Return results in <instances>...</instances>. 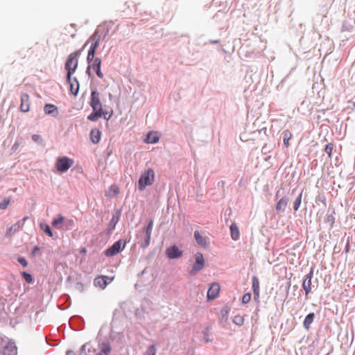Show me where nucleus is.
<instances>
[{
  "label": "nucleus",
  "instance_id": "1",
  "mask_svg": "<svg viewBox=\"0 0 355 355\" xmlns=\"http://www.w3.org/2000/svg\"><path fill=\"white\" fill-rule=\"evenodd\" d=\"M90 106L93 110V112L87 116V119L91 121H96L101 116H104L105 119H109L112 116V111L107 118V112L103 110L102 103L100 99V93L96 90H93L91 92V99L89 102Z\"/></svg>",
  "mask_w": 355,
  "mask_h": 355
},
{
  "label": "nucleus",
  "instance_id": "2",
  "mask_svg": "<svg viewBox=\"0 0 355 355\" xmlns=\"http://www.w3.org/2000/svg\"><path fill=\"white\" fill-rule=\"evenodd\" d=\"M80 51H77L70 53L66 60L64 69L67 71L68 78L70 79V75H73L78 65V56Z\"/></svg>",
  "mask_w": 355,
  "mask_h": 355
},
{
  "label": "nucleus",
  "instance_id": "3",
  "mask_svg": "<svg viewBox=\"0 0 355 355\" xmlns=\"http://www.w3.org/2000/svg\"><path fill=\"white\" fill-rule=\"evenodd\" d=\"M155 181V172L152 168L143 172L138 180V189L144 191L147 186H150Z\"/></svg>",
  "mask_w": 355,
  "mask_h": 355
},
{
  "label": "nucleus",
  "instance_id": "4",
  "mask_svg": "<svg viewBox=\"0 0 355 355\" xmlns=\"http://www.w3.org/2000/svg\"><path fill=\"white\" fill-rule=\"evenodd\" d=\"M127 241L124 239H119L114 242L110 248L104 251V254L107 257H113L122 252L125 248Z\"/></svg>",
  "mask_w": 355,
  "mask_h": 355
},
{
  "label": "nucleus",
  "instance_id": "5",
  "mask_svg": "<svg viewBox=\"0 0 355 355\" xmlns=\"http://www.w3.org/2000/svg\"><path fill=\"white\" fill-rule=\"evenodd\" d=\"M195 262L189 272L191 275H195L202 270L205 265V260L201 252H196L194 255Z\"/></svg>",
  "mask_w": 355,
  "mask_h": 355
},
{
  "label": "nucleus",
  "instance_id": "6",
  "mask_svg": "<svg viewBox=\"0 0 355 355\" xmlns=\"http://www.w3.org/2000/svg\"><path fill=\"white\" fill-rule=\"evenodd\" d=\"M74 161L72 159H69L67 157H60L55 163V167L57 170L60 173H64L72 166Z\"/></svg>",
  "mask_w": 355,
  "mask_h": 355
},
{
  "label": "nucleus",
  "instance_id": "7",
  "mask_svg": "<svg viewBox=\"0 0 355 355\" xmlns=\"http://www.w3.org/2000/svg\"><path fill=\"white\" fill-rule=\"evenodd\" d=\"M121 215V209H114L112 213V216L107 225V227L106 230V234L110 236L112 232L114 230L116 224L119 221L120 217Z\"/></svg>",
  "mask_w": 355,
  "mask_h": 355
},
{
  "label": "nucleus",
  "instance_id": "8",
  "mask_svg": "<svg viewBox=\"0 0 355 355\" xmlns=\"http://www.w3.org/2000/svg\"><path fill=\"white\" fill-rule=\"evenodd\" d=\"M153 220L150 219L148 221V225L146 227H145L144 230V241L140 244L141 248H146L149 245L150 239H151V233H152V230H153Z\"/></svg>",
  "mask_w": 355,
  "mask_h": 355
},
{
  "label": "nucleus",
  "instance_id": "9",
  "mask_svg": "<svg viewBox=\"0 0 355 355\" xmlns=\"http://www.w3.org/2000/svg\"><path fill=\"white\" fill-rule=\"evenodd\" d=\"M101 60L99 58H96L92 64L89 65L87 68L86 73L89 75L90 74V68H92L96 73V75L98 78H103L104 77L103 73L101 70Z\"/></svg>",
  "mask_w": 355,
  "mask_h": 355
},
{
  "label": "nucleus",
  "instance_id": "10",
  "mask_svg": "<svg viewBox=\"0 0 355 355\" xmlns=\"http://www.w3.org/2000/svg\"><path fill=\"white\" fill-rule=\"evenodd\" d=\"M313 271L314 267H312L310 272L304 276L302 288L305 291L306 295L311 291V280L313 276Z\"/></svg>",
  "mask_w": 355,
  "mask_h": 355
},
{
  "label": "nucleus",
  "instance_id": "11",
  "mask_svg": "<svg viewBox=\"0 0 355 355\" xmlns=\"http://www.w3.org/2000/svg\"><path fill=\"white\" fill-rule=\"evenodd\" d=\"M67 82L69 85L70 92L74 95L77 96L79 92L80 83L76 77H73V75H70V79L68 78L67 75Z\"/></svg>",
  "mask_w": 355,
  "mask_h": 355
},
{
  "label": "nucleus",
  "instance_id": "12",
  "mask_svg": "<svg viewBox=\"0 0 355 355\" xmlns=\"http://www.w3.org/2000/svg\"><path fill=\"white\" fill-rule=\"evenodd\" d=\"M183 252L176 245L167 248L166 254L171 259H178L182 256Z\"/></svg>",
  "mask_w": 355,
  "mask_h": 355
},
{
  "label": "nucleus",
  "instance_id": "13",
  "mask_svg": "<svg viewBox=\"0 0 355 355\" xmlns=\"http://www.w3.org/2000/svg\"><path fill=\"white\" fill-rule=\"evenodd\" d=\"M220 285L218 283H213L208 289L207 297L209 300H214L220 292Z\"/></svg>",
  "mask_w": 355,
  "mask_h": 355
},
{
  "label": "nucleus",
  "instance_id": "14",
  "mask_svg": "<svg viewBox=\"0 0 355 355\" xmlns=\"http://www.w3.org/2000/svg\"><path fill=\"white\" fill-rule=\"evenodd\" d=\"M19 109L22 112H28L30 110V97L27 94H22L21 95Z\"/></svg>",
  "mask_w": 355,
  "mask_h": 355
},
{
  "label": "nucleus",
  "instance_id": "15",
  "mask_svg": "<svg viewBox=\"0 0 355 355\" xmlns=\"http://www.w3.org/2000/svg\"><path fill=\"white\" fill-rule=\"evenodd\" d=\"M160 138V133L157 131H150L149 132L146 138L144 139V142L147 144H155L157 143Z\"/></svg>",
  "mask_w": 355,
  "mask_h": 355
},
{
  "label": "nucleus",
  "instance_id": "16",
  "mask_svg": "<svg viewBox=\"0 0 355 355\" xmlns=\"http://www.w3.org/2000/svg\"><path fill=\"white\" fill-rule=\"evenodd\" d=\"M289 202L288 196L282 197L276 204L275 209L277 212L284 211Z\"/></svg>",
  "mask_w": 355,
  "mask_h": 355
},
{
  "label": "nucleus",
  "instance_id": "17",
  "mask_svg": "<svg viewBox=\"0 0 355 355\" xmlns=\"http://www.w3.org/2000/svg\"><path fill=\"white\" fill-rule=\"evenodd\" d=\"M3 355H17V348L14 343H8L3 351Z\"/></svg>",
  "mask_w": 355,
  "mask_h": 355
},
{
  "label": "nucleus",
  "instance_id": "18",
  "mask_svg": "<svg viewBox=\"0 0 355 355\" xmlns=\"http://www.w3.org/2000/svg\"><path fill=\"white\" fill-rule=\"evenodd\" d=\"M107 280L111 282L112 279H110L107 276H99L94 279V284L95 286H98L101 288H105L108 284Z\"/></svg>",
  "mask_w": 355,
  "mask_h": 355
},
{
  "label": "nucleus",
  "instance_id": "19",
  "mask_svg": "<svg viewBox=\"0 0 355 355\" xmlns=\"http://www.w3.org/2000/svg\"><path fill=\"white\" fill-rule=\"evenodd\" d=\"M100 352L98 355H110L112 347L109 342L103 341L99 345Z\"/></svg>",
  "mask_w": 355,
  "mask_h": 355
},
{
  "label": "nucleus",
  "instance_id": "20",
  "mask_svg": "<svg viewBox=\"0 0 355 355\" xmlns=\"http://www.w3.org/2000/svg\"><path fill=\"white\" fill-rule=\"evenodd\" d=\"M194 238L197 243L204 248L207 246V239L205 237L202 236L198 231H195L193 234Z\"/></svg>",
  "mask_w": 355,
  "mask_h": 355
},
{
  "label": "nucleus",
  "instance_id": "21",
  "mask_svg": "<svg viewBox=\"0 0 355 355\" xmlns=\"http://www.w3.org/2000/svg\"><path fill=\"white\" fill-rule=\"evenodd\" d=\"M230 234H231V238L234 240V241H237L239 239V237H240V232H239V227L238 226L236 225V223H233L230 227Z\"/></svg>",
  "mask_w": 355,
  "mask_h": 355
},
{
  "label": "nucleus",
  "instance_id": "22",
  "mask_svg": "<svg viewBox=\"0 0 355 355\" xmlns=\"http://www.w3.org/2000/svg\"><path fill=\"white\" fill-rule=\"evenodd\" d=\"M101 132L98 129H92L90 132V139L94 144H98L101 140Z\"/></svg>",
  "mask_w": 355,
  "mask_h": 355
},
{
  "label": "nucleus",
  "instance_id": "23",
  "mask_svg": "<svg viewBox=\"0 0 355 355\" xmlns=\"http://www.w3.org/2000/svg\"><path fill=\"white\" fill-rule=\"evenodd\" d=\"M100 37L101 35L98 34V31H96L92 35V36L90 37V41L92 42L90 48L96 50L99 44Z\"/></svg>",
  "mask_w": 355,
  "mask_h": 355
},
{
  "label": "nucleus",
  "instance_id": "24",
  "mask_svg": "<svg viewBox=\"0 0 355 355\" xmlns=\"http://www.w3.org/2000/svg\"><path fill=\"white\" fill-rule=\"evenodd\" d=\"M23 226V223L21 220L17 221L16 223L13 224L6 232L7 236H10L12 234L18 232L19 229Z\"/></svg>",
  "mask_w": 355,
  "mask_h": 355
},
{
  "label": "nucleus",
  "instance_id": "25",
  "mask_svg": "<svg viewBox=\"0 0 355 355\" xmlns=\"http://www.w3.org/2000/svg\"><path fill=\"white\" fill-rule=\"evenodd\" d=\"M314 318H315L314 313H310L306 316V318L303 322V326L306 330H309L310 329L311 324L313 322Z\"/></svg>",
  "mask_w": 355,
  "mask_h": 355
},
{
  "label": "nucleus",
  "instance_id": "26",
  "mask_svg": "<svg viewBox=\"0 0 355 355\" xmlns=\"http://www.w3.org/2000/svg\"><path fill=\"white\" fill-rule=\"evenodd\" d=\"M64 223V217L62 216L61 214H59L57 218H54L52 222L51 225L53 227L57 228V229H61V225Z\"/></svg>",
  "mask_w": 355,
  "mask_h": 355
},
{
  "label": "nucleus",
  "instance_id": "27",
  "mask_svg": "<svg viewBox=\"0 0 355 355\" xmlns=\"http://www.w3.org/2000/svg\"><path fill=\"white\" fill-rule=\"evenodd\" d=\"M44 111L46 114H53V113L58 114V108L53 104H46L44 107Z\"/></svg>",
  "mask_w": 355,
  "mask_h": 355
},
{
  "label": "nucleus",
  "instance_id": "28",
  "mask_svg": "<svg viewBox=\"0 0 355 355\" xmlns=\"http://www.w3.org/2000/svg\"><path fill=\"white\" fill-rule=\"evenodd\" d=\"M40 229L42 230H43L44 232V233L47 236H49L50 237H53V232H52L50 226L48 224H46V223H40Z\"/></svg>",
  "mask_w": 355,
  "mask_h": 355
},
{
  "label": "nucleus",
  "instance_id": "29",
  "mask_svg": "<svg viewBox=\"0 0 355 355\" xmlns=\"http://www.w3.org/2000/svg\"><path fill=\"white\" fill-rule=\"evenodd\" d=\"M119 193V188L116 185L113 184L109 188L108 192L106 195L110 197H113L114 196H116Z\"/></svg>",
  "mask_w": 355,
  "mask_h": 355
},
{
  "label": "nucleus",
  "instance_id": "30",
  "mask_svg": "<svg viewBox=\"0 0 355 355\" xmlns=\"http://www.w3.org/2000/svg\"><path fill=\"white\" fill-rule=\"evenodd\" d=\"M283 135H284V144L286 147H288L289 140L291 139L292 135L289 130L284 131Z\"/></svg>",
  "mask_w": 355,
  "mask_h": 355
},
{
  "label": "nucleus",
  "instance_id": "31",
  "mask_svg": "<svg viewBox=\"0 0 355 355\" xmlns=\"http://www.w3.org/2000/svg\"><path fill=\"white\" fill-rule=\"evenodd\" d=\"M210 329H211L210 327H207L203 333V334H204L203 339L206 343H210L213 340L212 338H210L211 337V334L209 333Z\"/></svg>",
  "mask_w": 355,
  "mask_h": 355
},
{
  "label": "nucleus",
  "instance_id": "32",
  "mask_svg": "<svg viewBox=\"0 0 355 355\" xmlns=\"http://www.w3.org/2000/svg\"><path fill=\"white\" fill-rule=\"evenodd\" d=\"M232 322L239 326H241L244 323V318L239 315H235L232 320Z\"/></svg>",
  "mask_w": 355,
  "mask_h": 355
},
{
  "label": "nucleus",
  "instance_id": "33",
  "mask_svg": "<svg viewBox=\"0 0 355 355\" xmlns=\"http://www.w3.org/2000/svg\"><path fill=\"white\" fill-rule=\"evenodd\" d=\"M302 193H300L297 197L296 198L295 202H294V205H293V209L294 211H297L300 205H301V202H302Z\"/></svg>",
  "mask_w": 355,
  "mask_h": 355
},
{
  "label": "nucleus",
  "instance_id": "34",
  "mask_svg": "<svg viewBox=\"0 0 355 355\" xmlns=\"http://www.w3.org/2000/svg\"><path fill=\"white\" fill-rule=\"evenodd\" d=\"M21 274L27 283L31 284L33 282L34 279L33 278V276L30 273H28L26 272H22Z\"/></svg>",
  "mask_w": 355,
  "mask_h": 355
},
{
  "label": "nucleus",
  "instance_id": "35",
  "mask_svg": "<svg viewBox=\"0 0 355 355\" xmlns=\"http://www.w3.org/2000/svg\"><path fill=\"white\" fill-rule=\"evenodd\" d=\"M252 289L253 291L259 290V282L257 276H253L252 278Z\"/></svg>",
  "mask_w": 355,
  "mask_h": 355
},
{
  "label": "nucleus",
  "instance_id": "36",
  "mask_svg": "<svg viewBox=\"0 0 355 355\" xmlns=\"http://www.w3.org/2000/svg\"><path fill=\"white\" fill-rule=\"evenodd\" d=\"M335 218L332 214H327V217L325 218V222L330 225V227H332L334 224Z\"/></svg>",
  "mask_w": 355,
  "mask_h": 355
},
{
  "label": "nucleus",
  "instance_id": "37",
  "mask_svg": "<svg viewBox=\"0 0 355 355\" xmlns=\"http://www.w3.org/2000/svg\"><path fill=\"white\" fill-rule=\"evenodd\" d=\"M334 148V144L330 143V144H327L325 146V148H324L325 153H327L328 155H331L333 153Z\"/></svg>",
  "mask_w": 355,
  "mask_h": 355
},
{
  "label": "nucleus",
  "instance_id": "38",
  "mask_svg": "<svg viewBox=\"0 0 355 355\" xmlns=\"http://www.w3.org/2000/svg\"><path fill=\"white\" fill-rule=\"evenodd\" d=\"M156 348L154 345L150 346L144 355H155Z\"/></svg>",
  "mask_w": 355,
  "mask_h": 355
},
{
  "label": "nucleus",
  "instance_id": "39",
  "mask_svg": "<svg viewBox=\"0 0 355 355\" xmlns=\"http://www.w3.org/2000/svg\"><path fill=\"white\" fill-rule=\"evenodd\" d=\"M89 345L88 343H85L82 345L79 352V355H88L87 351L89 352V349H87Z\"/></svg>",
  "mask_w": 355,
  "mask_h": 355
},
{
  "label": "nucleus",
  "instance_id": "40",
  "mask_svg": "<svg viewBox=\"0 0 355 355\" xmlns=\"http://www.w3.org/2000/svg\"><path fill=\"white\" fill-rule=\"evenodd\" d=\"M10 203V200L8 198H5L2 202H0V209H5L7 208Z\"/></svg>",
  "mask_w": 355,
  "mask_h": 355
},
{
  "label": "nucleus",
  "instance_id": "41",
  "mask_svg": "<svg viewBox=\"0 0 355 355\" xmlns=\"http://www.w3.org/2000/svg\"><path fill=\"white\" fill-rule=\"evenodd\" d=\"M251 300V294L250 293H245L242 297V303L247 304Z\"/></svg>",
  "mask_w": 355,
  "mask_h": 355
},
{
  "label": "nucleus",
  "instance_id": "42",
  "mask_svg": "<svg viewBox=\"0 0 355 355\" xmlns=\"http://www.w3.org/2000/svg\"><path fill=\"white\" fill-rule=\"evenodd\" d=\"M17 261L24 267H26L28 266V262L24 257H19L17 258Z\"/></svg>",
  "mask_w": 355,
  "mask_h": 355
},
{
  "label": "nucleus",
  "instance_id": "43",
  "mask_svg": "<svg viewBox=\"0 0 355 355\" xmlns=\"http://www.w3.org/2000/svg\"><path fill=\"white\" fill-rule=\"evenodd\" d=\"M228 312L227 309H222L221 310V319L223 320L227 321L228 318Z\"/></svg>",
  "mask_w": 355,
  "mask_h": 355
},
{
  "label": "nucleus",
  "instance_id": "44",
  "mask_svg": "<svg viewBox=\"0 0 355 355\" xmlns=\"http://www.w3.org/2000/svg\"><path fill=\"white\" fill-rule=\"evenodd\" d=\"M64 225L66 226L67 228H69V226H73L74 221L71 219L70 220H64Z\"/></svg>",
  "mask_w": 355,
  "mask_h": 355
},
{
  "label": "nucleus",
  "instance_id": "45",
  "mask_svg": "<svg viewBox=\"0 0 355 355\" xmlns=\"http://www.w3.org/2000/svg\"><path fill=\"white\" fill-rule=\"evenodd\" d=\"M40 250V248L38 246H35L31 252V257H34L37 255V253Z\"/></svg>",
  "mask_w": 355,
  "mask_h": 355
},
{
  "label": "nucleus",
  "instance_id": "46",
  "mask_svg": "<svg viewBox=\"0 0 355 355\" xmlns=\"http://www.w3.org/2000/svg\"><path fill=\"white\" fill-rule=\"evenodd\" d=\"M94 59H95L94 55H93V54L90 55L89 53L87 54V60L89 63L91 62L92 61H94Z\"/></svg>",
  "mask_w": 355,
  "mask_h": 355
},
{
  "label": "nucleus",
  "instance_id": "47",
  "mask_svg": "<svg viewBox=\"0 0 355 355\" xmlns=\"http://www.w3.org/2000/svg\"><path fill=\"white\" fill-rule=\"evenodd\" d=\"M254 293V298L255 300H258L259 298V290L253 291Z\"/></svg>",
  "mask_w": 355,
  "mask_h": 355
},
{
  "label": "nucleus",
  "instance_id": "48",
  "mask_svg": "<svg viewBox=\"0 0 355 355\" xmlns=\"http://www.w3.org/2000/svg\"><path fill=\"white\" fill-rule=\"evenodd\" d=\"M32 139L33 140H34L35 141H38L39 140H40V136L38 135H33L32 136Z\"/></svg>",
  "mask_w": 355,
  "mask_h": 355
},
{
  "label": "nucleus",
  "instance_id": "49",
  "mask_svg": "<svg viewBox=\"0 0 355 355\" xmlns=\"http://www.w3.org/2000/svg\"><path fill=\"white\" fill-rule=\"evenodd\" d=\"M95 53H96V49L89 48V51H88L89 54H90V55H92V54L95 55Z\"/></svg>",
  "mask_w": 355,
  "mask_h": 355
},
{
  "label": "nucleus",
  "instance_id": "50",
  "mask_svg": "<svg viewBox=\"0 0 355 355\" xmlns=\"http://www.w3.org/2000/svg\"><path fill=\"white\" fill-rule=\"evenodd\" d=\"M66 355H75V354L73 350L69 349L66 352Z\"/></svg>",
  "mask_w": 355,
  "mask_h": 355
},
{
  "label": "nucleus",
  "instance_id": "51",
  "mask_svg": "<svg viewBox=\"0 0 355 355\" xmlns=\"http://www.w3.org/2000/svg\"><path fill=\"white\" fill-rule=\"evenodd\" d=\"M76 287H77V288L80 289L83 288V284L81 283H78L76 284Z\"/></svg>",
  "mask_w": 355,
  "mask_h": 355
},
{
  "label": "nucleus",
  "instance_id": "52",
  "mask_svg": "<svg viewBox=\"0 0 355 355\" xmlns=\"http://www.w3.org/2000/svg\"><path fill=\"white\" fill-rule=\"evenodd\" d=\"M279 193H280V190H278L277 192H276V194H275V197L277 198L279 196Z\"/></svg>",
  "mask_w": 355,
  "mask_h": 355
},
{
  "label": "nucleus",
  "instance_id": "53",
  "mask_svg": "<svg viewBox=\"0 0 355 355\" xmlns=\"http://www.w3.org/2000/svg\"><path fill=\"white\" fill-rule=\"evenodd\" d=\"M28 219V217H24L21 221V223L24 224V221Z\"/></svg>",
  "mask_w": 355,
  "mask_h": 355
},
{
  "label": "nucleus",
  "instance_id": "54",
  "mask_svg": "<svg viewBox=\"0 0 355 355\" xmlns=\"http://www.w3.org/2000/svg\"><path fill=\"white\" fill-rule=\"evenodd\" d=\"M349 243L347 244V246H346V251L347 252L349 250Z\"/></svg>",
  "mask_w": 355,
  "mask_h": 355
},
{
  "label": "nucleus",
  "instance_id": "55",
  "mask_svg": "<svg viewBox=\"0 0 355 355\" xmlns=\"http://www.w3.org/2000/svg\"><path fill=\"white\" fill-rule=\"evenodd\" d=\"M144 272H145V270H144L141 273H139V275H143Z\"/></svg>",
  "mask_w": 355,
  "mask_h": 355
}]
</instances>
